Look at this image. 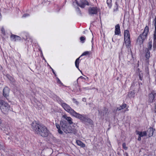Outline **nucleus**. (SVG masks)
<instances>
[{"label":"nucleus","mask_w":156,"mask_h":156,"mask_svg":"<svg viewBox=\"0 0 156 156\" xmlns=\"http://www.w3.org/2000/svg\"><path fill=\"white\" fill-rule=\"evenodd\" d=\"M82 101H83L86 102V99L85 98H83L82 99Z\"/></svg>","instance_id":"58836bf2"},{"label":"nucleus","mask_w":156,"mask_h":156,"mask_svg":"<svg viewBox=\"0 0 156 156\" xmlns=\"http://www.w3.org/2000/svg\"><path fill=\"white\" fill-rule=\"evenodd\" d=\"M153 24L154 25V28H155V30L154 32V34H156V16L155 17V18L154 19V20L153 22Z\"/></svg>","instance_id":"7c9ffc66"},{"label":"nucleus","mask_w":156,"mask_h":156,"mask_svg":"<svg viewBox=\"0 0 156 156\" xmlns=\"http://www.w3.org/2000/svg\"><path fill=\"white\" fill-rule=\"evenodd\" d=\"M156 96V93H151L149 95V100L150 102H152L154 99L155 97Z\"/></svg>","instance_id":"ddd939ff"},{"label":"nucleus","mask_w":156,"mask_h":156,"mask_svg":"<svg viewBox=\"0 0 156 156\" xmlns=\"http://www.w3.org/2000/svg\"><path fill=\"white\" fill-rule=\"evenodd\" d=\"M154 112L156 113V105L154 107Z\"/></svg>","instance_id":"37998d69"},{"label":"nucleus","mask_w":156,"mask_h":156,"mask_svg":"<svg viewBox=\"0 0 156 156\" xmlns=\"http://www.w3.org/2000/svg\"><path fill=\"white\" fill-rule=\"evenodd\" d=\"M80 41L82 43H83L84 42V41L85 40V38L83 37H81L80 38Z\"/></svg>","instance_id":"2f4dec72"},{"label":"nucleus","mask_w":156,"mask_h":156,"mask_svg":"<svg viewBox=\"0 0 156 156\" xmlns=\"http://www.w3.org/2000/svg\"><path fill=\"white\" fill-rule=\"evenodd\" d=\"M99 10V9L96 6L90 7L88 9V12L90 15L93 16L97 14Z\"/></svg>","instance_id":"423d86ee"},{"label":"nucleus","mask_w":156,"mask_h":156,"mask_svg":"<svg viewBox=\"0 0 156 156\" xmlns=\"http://www.w3.org/2000/svg\"><path fill=\"white\" fill-rule=\"evenodd\" d=\"M10 89L7 87H5L3 90V95L5 98L8 97L9 95Z\"/></svg>","instance_id":"1a4fd4ad"},{"label":"nucleus","mask_w":156,"mask_h":156,"mask_svg":"<svg viewBox=\"0 0 156 156\" xmlns=\"http://www.w3.org/2000/svg\"><path fill=\"white\" fill-rule=\"evenodd\" d=\"M76 3L78 6L82 8H84L86 5H90L89 3L86 0H81L80 3H78L77 2H76Z\"/></svg>","instance_id":"6e6552de"},{"label":"nucleus","mask_w":156,"mask_h":156,"mask_svg":"<svg viewBox=\"0 0 156 156\" xmlns=\"http://www.w3.org/2000/svg\"><path fill=\"white\" fill-rule=\"evenodd\" d=\"M75 123H74L73 126V128H72L71 126L69 125L66 121L64 120H61L60 122V126L57 123H55L56 126L58 129V132L60 134H62L63 132L61 129L60 126L62 130L66 133H73L76 132V129L74 128Z\"/></svg>","instance_id":"f257e3e1"},{"label":"nucleus","mask_w":156,"mask_h":156,"mask_svg":"<svg viewBox=\"0 0 156 156\" xmlns=\"http://www.w3.org/2000/svg\"><path fill=\"white\" fill-rule=\"evenodd\" d=\"M115 8L113 9L114 12L117 11L118 10L119 6L117 2H115Z\"/></svg>","instance_id":"c756f323"},{"label":"nucleus","mask_w":156,"mask_h":156,"mask_svg":"<svg viewBox=\"0 0 156 156\" xmlns=\"http://www.w3.org/2000/svg\"><path fill=\"white\" fill-rule=\"evenodd\" d=\"M141 136H139L138 138V140L139 141H140L141 140Z\"/></svg>","instance_id":"4c0bfd02"},{"label":"nucleus","mask_w":156,"mask_h":156,"mask_svg":"<svg viewBox=\"0 0 156 156\" xmlns=\"http://www.w3.org/2000/svg\"><path fill=\"white\" fill-rule=\"evenodd\" d=\"M0 108L2 112L4 114H7L11 111L10 106L2 100H0Z\"/></svg>","instance_id":"20e7f679"},{"label":"nucleus","mask_w":156,"mask_h":156,"mask_svg":"<svg viewBox=\"0 0 156 156\" xmlns=\"http://www.w3.org/2000/svg\"><path fill=\"white\" fill-rule=\"evenodd\" d=\"M120 33V26L119 24L115 26V35H119Z\"/></svg>","instance_id":"4468645a"},{"label":"nucleus","mask_w":156,"mask_h":156,"mask_svg":"<svg viewBox=\"0 0 156 156\" xmlns=\"http://www.w3.org/2000/svg\"><path fill=\"white\" fill-rule=\"evenodd\" d=\"M145 57L147 59H149L150 56V51H149L148 50H147V51L145 50Z\"/></svg>","instance_id":"b1692460"},{"label":"nucleus","mask_w":156,"mask_h":156,"mask_svg":"<svg viewBox=\"0 0 156 156\" xmlns=\"http://www.w3.org/2000/svg\"><path fill=\"white\" fill-rule=\"evenodd\" d=\"M10 37L12 41H15L20 40L21 39V38L20 37L14 34H12L10 36Z\"/></svg>","instance_id":"f8f14e48"},{"label":"nucleus","mask_w":156,"mask_h":156,"mask_svg":"<svg viewBox=\"0 0 156 156\" xmlns=\"http://www.w3.org/2000/svg\"><path fill=\"white\" fill-rule=\"evenodd\" d=\"M122 146L123 148L124 149L126 150L128 148L126 146V144L125 143H124L122 144Z\"/></svg>","instance_id":"72a5a7b5"},{"label":"nucleus","mask_w":156,"mask_h":156,"mask_svg":"<svg viewBox=\"0 0 156 156\" xmlns=\"http://www.w3.org/2000/svg\"><path fill=\"white\" fill-rule=\"evenodd\" d=\"M79 90L80 91H81V90H80V88H79Z\"/></svg>","instance_id":"de8ad7c7"},{"label":"nucleus","mask_w":156,"mask_h":156,"mask_svg":"<svg viewBox=\"0 0 156 156\" xmlns=\"http://www.w3.org/2000/svg\"><path fill=\"white\" fill-rule=\"evenodd\" d=\"M125 42L126 44V47L129 48L130 46V38H127L124 39Z\"/></svg>","instance_id":"dca6fc26"},{"label":"nucleus","mask_w":156,"mask_h":156,"mask_svg":"<svg viewBox=\"0 0 156 156\" xmlns=\"http://www.w3.org/2000/svg\"><path fill=\"white\" fill-rule=\"evenodd\" d=\"M126 156H128V155H126Z\"/></svg>","instance_id":"8fccbe9b"},{"label":"nucleus","mask_w":156,"mask_h":156,"mask_svg":"<svg viewBox=\"0 0 156 156\" xmlns=\"http://www.w3.org/2000/svg\"><path fill=\"white\" fill-rule=\"evenodd\" d=\"M108 109L106 108H104L103 109L98 110L99 114L101 116H103L107 113Z\"/></svg>","instance_id":"9d476101"},{"label":"nucleus","mask_w":156,"mask_h":156,"mask_svg":"<svg viewBox=\"0 0 156 156\" xmlns=\"http://www.w3.org/2000/svg\"><path fill=\"white\" fill-rule=\"evenodd\" d=\"M73 101L74 103H75L77 105H78L79 102L76 100V99L73 98Z\"/></svg>","instance_id":"f704fd0d"},{"label":"nucleus","mask_w":156,"mask_h":156,"mask_svg":"<svg viewBox=\"0 0 156 156\" xmlns=\"http://www.w3.org/2000/svg\"><path fill=\"white\" fill-rule=\"evenodd\" d=\"M126 104H123L121 106L119 107L118 108L117 110H120L121 109H122L126 107Z\"/></svg>","instance_id":"bb28decb"},{"label":"nucleus","mask_w":156,"mask_h":156,"mask_svg":"<svg viewBox=\"0 0 156 156\" xmlns=\"http://www.w3.org/2000/svg\"><path fill=\"white\" fill-rule=\"evenodd\" d=\"M6 76L9 79V80L12 82L14 83L15 81V79L12 77V76H10L9 75H6Z\"/></svg>","instance_id":"a878e982"},{"label":"nucleus","mask_w":156,"mask_h":156,"mask_svg":"<svg viewBox=\"0 0 156 156\" xmlns=\"http://www.w3.org/2000/svg\"><path fill=\"white\" fill-rule=\"evenodd\" d=\"M76 143L78 145L80 146L81 147H85V144L80 140H76Z\"/></svg>","instance_id":"f3484780"},{"label":"nucleus","mask_w":156,"mask_h":156,"mask_svg":"<svg viewBox=\"0 0 156 156\" xmlns=\"http://www.w3.org/2000/svg\"><path fill=\"white\" fill-rule=\"evenodd\" d=\"M1 17H2V15H1V13H0V19H1Z\"/></svg>","instance_id":"c03bdc74"},{"label":"nucleus","mask_w":156,"mask_h":156,"mask_svg":"<svg viewBox=\"0 0 156 156\" xmlns=\"http://www.w3.org/2000/svg\"><path fill=\"white\" fill-rule=\"evenodd\" d=\"M148 32V27L146 26L143 33L140 35L137 39L136 43L137 44L141 46L143 44L144 40L147 38Z\"/></svg>","instance_id":"7ed1b4c3"},{"label":"nucleus","mask_w":156,"mask_h":156,"mask_svg":"<svg viewBox=\"0 0 156 156\" xmlns=\"http://www.w3.org/2000/svg\"><path fill=\"white\" fill-rule=\"evenodd\" d=\"M135 93L133 91L129 92L128 94V96L129 98H134V97Z\"/></svg>","instance_id":"5701e85b"},{"label":"nucleus","mask_w":156,"mask_h":156,"mask_svg":"<svg viewBox=\"0 0 156 156\" xmlns=\"http://www.w3.org/2000/svg\"><path fill=\"white\" fill-rule=\"evenodd\" d=\"M62 118L67 121L69 125H72L73 124L72 119L71 117L67 116L66 115H63Z\"/></svg>","instance_id":"9b49d317"},{"label":"nucleus","mask_w":156,"mask_h":156,"mask_svg":"<svg viewBox=\"0 0 156 156\" xmlns=\"http://www.w3.org/2000/svg\"><path fill=\"white\" fill-rule=\"evenodd\" d=\"M29 16V15L27 13H26L23 14V17H26L27 16Z\"/></svg>","instance_id":"c9c22d12"},{"label":"nucleus","mask_w":156,"mask_h":156,"mask_svg":"<svg viewBox=\"0 0 156 156\" xmlns=\"http://www.w3.org/2000/svg\"><path fill=\"white\" fill-rule=\"evenodd\" d=\"M107 3L109 8H111L112 6V0H107Z\"/></svg>","instance_id":"cd10ccee"},{"label":"nucleus","mask_w":156,"mask_h":156,"mask_svg":"<svg viewBox=\"0 0 156 156\" xmlns=\"http://www.w3.org/2000/svg\"><path fill=\"white\" fill-rule=\"evenodd\" d=\"M154 130L155 129H154L152 128H150L148 129L147 130V132L148 133V136L149 137L153 135Z\"/></svg>","instance_id":"2eb2a0df"},{"label":"nucleus","mask_w":156,"mask_h":156,"mask_svg":"<svg viewBox=\"0 0 156 156\" xmlns=\"http://www.w3.org/2000/svg\"><path fill=\"white\" fill-rule=\"evenodd\" d=\"M56 79L57 80V83L59 84H61L62 85H63V83L61 82L60 81V80L58 79V78L57 77H56Z\"/></svg>","instance_id":"473e14b6"},{"label":"nucleus","mask_w":156,"mask_h":156,"mask_svg":"<svg viewBox=\"0 0 156 156\" xmlns=\"http://www.w3.org/2000/svg\"><path fill=\"white\" fill-rule=\"evenodd\" d=\"M80 57L77 58L75 62V64L77 68L79 70V60Z\"/></svg>","instance_id":"393cba45"},{"label":"nucleus","mask_w":156,"mask_h":156,"mask_svg":"<svg viewBox=\"0 0 156 156\" xmlns=\"http://www.w3.org/2000/svg\"><path fill=\"white\" fill-rule=\"evenodd\" d=\"M88 84L87 82H85L84 84L83 85V88L85 90H89L91 89L90 88H89L88 87H86L87 86V85Z\"/></svg>","instance_id":"4be33fe9"},{"label":"nucleus","mask_w":156,"mask_h":156,"mask_svg":"<svg viewBox=\"0 0 156 156\" xmlns=\"http://www.w3.org/2000/svg\"><path fill=\"white\" fill-rule=\"evenodd\" d=\"M152 47V42L151 41H150L148 42V45H147V48H146V50L147 51L148 50L149 51L150 50H151Z\"/></svg>","instance_id":"412c9836"},{"label":"nucleus","mask_w":156,"mask_h":156,"mask_svg":"<svg viewBox=\"0 0 156 156\" xmlns=\"http://www.w3.org/2000/svg\"><path fill=\"white\" fill-rule=\"evenodd\" d=\"M112 41H113V42H115L114 41V40H113V38H112Z\"/></svg>","instance_id":"49530a36"},{"label":"nucleus","mask_w":156,"mask_h":156,"mask_svg":"<svg viewBox=\"0 0 156 156\" xmlns=\"http://www.w3.org/2000/svg\"><path fill=\"white\" fill-rule=\"evenodd\" d=\"M77 9L78 10V11H79V13H80V14H81V11H80V9L78 7L77 8Z\"/></svg>","instance_id":"e433bc0d"},{"label":"nucleus","mask_w":156,"mask_h":156,"mask_svg":"<svg viewBox=\"0 0 156 156\" xmlns=\"http://www.w3.org/2000/svg\"><path fill=\"white\" fill-rule=\"evenodd\" d=\"M139 79L140 80H142V77L140 75H139Z\"/></svg>","instance_id":"a19ab883"},{"label":"nucleus","mask_w":156,"mask_h":156,"mask_svg":"<svg viewBox=\"0 0 156 156\" xmlns=\"http://www.w3.org/2000/svg\"><path fill=\"white\" fill-rule=\"evenodd\" d=\"M79 78H81V79H84V78L83 77V76H80V77L78 79H79Z\"/></svg>","instance_id":"79ce46f5"},{"label":"nucleus","mask_w":156,"mask_h":156,"mask_svg":"<svg viewBox=\"0 0 156 156\" xmlns=\"http://www.w3.org/2000/svg\"><path fill=\"white\" fill-rule=\"evenodd\" d=\"M74 117L79 119L83 122H87L90 124L92 123V121L88 118L86 115H81L76 112L75 111L72 115Z\"/></svg>","instance_id":"39448f33"},{"label":"nucleus","mask_w":156,"mask_h":156,"mask_svg":"<svg viewBox=\"0 0 156 156\" xmlns=\"http://www.w3.org/2000/svg\"><path fill=\"white\" fill-rule=\"evenodd\" d=\"M31 127L35 133L40 135L43 137H47L49 134V131L45 126L33 122L31 124Z\"/></svg>","instance_id":"f03ea898"},{"label":"nucleus","mask_w":156,"mask_h":156,"mask_svg":"<svg viewBox=\"0 0 156 156\" xmlns=\"http://www.w3.org/2000/svg\"><path fill=\"white\" fill-rule=\"evenodd\" d=\"M41 54H42V55H42V51H41Z\"/></svg>","instance_id":"09e8293b"},{"label":"nucleus","mask_w":156,"mask_h":156,"mask_svg":"<svg viewBox=\"0 0 156 156\" xmlns=\"http://www.w3.org/2000/svg\"><path fill=\"white\" fill-rule=\"evenodd\" d=\"M124 39L127 38H130L129 32L127 30L125 31L124 33Z\"/></svg>","instance_id":"6ab92c4d"},{"label":"nucleus","mask_w":156,"mask_h":156,"mask_svg":"<svg viewBox=\"0 0 156 156\" xmlns=\"http://www.w3.org/2000/svg\"><path fill=\"white\" fill-rule=\"evenodd\" d=\"M62 106L66 111L72 115H73L75 112L68 105L65 103H62Z\"/></svg>","instance_id":"0eeeda50"},{"label":"nucleus","mask_w":156,"mask_h":156,"mask_svg":"<svg viewBox=\"0 0 156 156\" xmlns=\"http://www.w3.org/2000/svg\"><path fill=\"white\" fill-rule=\"evenodd\" d=\"M137 134H138L140 136L143 137L147 135V133L146 131L140 132L139 131H136Z\"/></svg>","instance_id":"a211bd4d"},{"label":"nucleus","mask_w":156,"mask_h":156,"mask_svg":"<svg viewBox=\"0 0 156 156\" xmlns=\"http://www.w3.org/2000/svg\"><path fill=\"white\" fill-rule=\"evenodd\" d=\"M52 72L55 75V76H56V74L55 73V72L54 71V70H53V69H52Z\"/></svg>","instance_id":"ea45409f"},{"label":"nucleus","mask_w":156,"mask_h":156,"mask_svg":"<svg viewBox=\"0 0 156 156\" xmlns=\"http://www.w3.org/2000/svg\"><path fill=\"white\" fill-rule=\"evenodd\" d=\"M90 53V51H86L84 52L82 55L80 56V57L81 56H84V55H89Z\"/></svg>","instance_id":"c85d7f7f"},{"label":"nucleus","mask_w":156,"mask_h":156,"mask_svg":"<svg viewBox=\"0 0 156 156\" xmlns=\"http://www.w3.org/2000/svg\"><path fill=\"white\" fill-rule=\"evenodd\" d=\"M48 65L50 66V69H51V70H52V69H52V68L50 66H49Z\"/></svg>","instance_id":"a18cd8bd"},{"label":"nucleus","mask_w":156,"mask_h":156,"mask_svg":"<svg viewBox=\"0 0 156 156\" xmlns=\"http://www.w3.org/2000/svg\"><path fill=\"white\" fill-rule=\"evenodd\" d=\"M153 47L154 50L156 49V34H154Z\"/></svg>","instance_id":"aec40b11"}]
</instances>
